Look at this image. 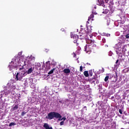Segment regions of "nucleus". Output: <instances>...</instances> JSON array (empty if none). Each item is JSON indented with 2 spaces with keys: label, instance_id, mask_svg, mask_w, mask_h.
<instances>
[{
  "label": "nucleus",
  "instance_id": "f257e3e1",
  "mask_svg": "<svg viewBox=\"0 0 129 129\" xmlns=\"http://www.w3.org/2000/svg\"><path fill=\"white\" fill-rule=\"evenodd\" d=\"M31 62L28 59L23 61L20 56H15L12 59V61L9 63L8 67L11 72L15 71V70L18 68V66H21V68H19L20 70H23V69L26 68L28 69L26 72H22L21 74L17 73L16 76V79L17 81H21L24 76H26L27 74H31L33 72L34 68L31 67Z\"/></svg>",
  "mask_w": 129,
  "mask_h": 129
},
{
  "label": "nucleus",
  "instance_id": "f03ea898",
  "mask_svg": "<svg viewBox=\"0 0 129 129\" xmlns=\"http://www.w3.org/2000/svg\"><path fill=\"white\" fill-rule=\"evenodd\" d=\"M16 89V87L14 86V84H13V81L10 80L9 81L8 83L7 84V86L4 89V91H1V94L0 95V99L3 100V97H5L11 93L12 91H14V90Z\"/></svg>",
  "mask_w": 129,
  "mask_h": 129
},
{
  "label": "nucleus",
  "instance_id": "7ed1b4c3",
  "mask_svg": "<svg viewBox=\"0 0 129 129\" xmlns=\"http://www.w3.org/2000/svg\"><path fill=\"white\" fill-rule=\"evenodd\" d=\"M121 47L120 42H119L114 46V48L116 49V52L118 56V59H119L120 61H123L124 58L122 57V53L123 54H125L127 46L126 45H123L121 48Z\"/></svg>",
  "mask_w": 129,
  "mask_h": 129
},
{
  "label": "nucleus",
  "instance_id": "20e7f679",
  "mask_svg": "<svg viewBox=\"0 0 129 129\" xmlns=\"http://www.w3.org/2000/svg\"><path fill=\"white\" fill-rule=\"evenodd\" d=\"M86 44L84 47V51H85L88 54H90L91 50H93L96 48V44H94V41L91 39H86Z\"/></svg>",
  "mask_w": 129,
  "mask_h": 129
},
{
  "label": "nucleus",
  "instance_id": "39448f33",
  "mask_svg": "<svg viewBox=\"0 0 129 129\" xmlns=\"http://www.w3.org/2000/svg\"><path fill=\"white\" fill-rule=\"evenodd\" d=\"M45 118L47 119H49L51 120V119H53V118H56L58 119V121L63 120H66V117H63L62 118V116L60 113L57 112H49L47 115L45 117Z\"/></svg>",
  "mask_w": 129,
  "mask_h": 129
},
{
  "label": "nucleus",
  "instance_id": "423d86ee",
  "mask_svg": "<svg viewBox=\"0 0 129 129\" xmlns=\"http://www.w3.org/2000/svg\"><path fill=\"white\" fill-rule=\"evenodd\" d=\"M23 81L25 86H27L28 84L30 85L34 84V83H33V78H29L28 79H25Z\"/></svg>",
  "mask_w": 129,
  "mask_h": 129
},
{
  "label": "nucleus",
  "instance_id": "0eeeda50",
  "mask_svg": "<svg viewBox=\"0 0 129 129\" xmlns=\"http://www.w3.org/2000/svg\"><path fill=\"white\" fill-rule=\"evenodd\" d=\"M71 37L74 40V43H77V41L78 40V35L74 34V33H71Z\"/></svg>",
  "mask_w": 129,
  "mask_h": 129
},
{
  "label": "nucleus",
  "instance_id": "6e6552de",
  "mask_svg": "<svg viewBox=\"0 0 129 129\" xmlns=\"http://www.w3.org/2000/svg\"><path fill=\"white\" fill-rule=\"evenodd\" d=\"M94 15H96V13L93 12L92 14H91L90 16L89 17L88 21L87 22V24H89V21H90V20H92V21H93V18H94Z\"/></svg>",
  "mask_w": 129,
  "mask_h": 129
},
{
  "label": "nucleus",
  "instance_id": "1a4fd4ad",
  "mask_svg": "<svg viewBox=\"0 0 129 129\" xmlns=\"http://www.w3.org/2000/svg\"><path fill=\"white\" fill-rule=\"evenodd\" d=\"M97 5H98V6H101L103 8L105 7V5H104V2L103 1V0H98L97 1Z\"/></svg>",
  "mask_w": 129,
  "mask_h": 129
},
{
  "label": "nucleus",
  "instance_id": "9d476101",
  "mask_svg": "<svg viewBox=\"0 0 129 129\" xmlns=\"http://www.w3.org/2000/svg\"><path fill=\"white\" fill-rule=\"evenodd\" d=\"M70 103H71V101L69 99H67L66 101H65V103H64V104H65V106H61L62 107H64V108H66L67 107V106H68L70 104Z\"/></svg>",
  "mask_w": 129,
  "mask_h": 129
},
{
  "label": "nucleus",
  "instance_id": "9b49d317",
  "mask_svg": "<svg viewBox=\"0 0 129 129\" xmlns=\"http://www.w3.org/2000/svg\"><path fill=\"white\" fill-rule=\"evenodd\" d=\"M51 69V63H50V61L46 62V67H45L46 70H49V69Z\"/></svg>",
  "mask_w": 129,
  "mask_h": 129
},
{
  "label": "nucleus",
  "instance_id": "f8f14e48",
  "mask_svg": "<svg viewBox=\"0 0 129 129\" xmlns=\"http://www.w3.org/2000/svg\"><path fill=\"white\" fill-rule=\"evenodd\" d=\"M86 28H87V33H88V34H91L92 33V29H91L92 26L88 27L87 25H86Z\"/></svg>",
  "mask_w": 129,
  "mask_h": 129
},
{
  "label": "nucleus",
  "instance_id": "ddd939ff",
  "mask_svg": "<svg viewBox=\"0 0 129 129\" xmlns=\"http://www.w3.org/2000/svg\"><path fill=\"white\" fill-rule=\"evenodd\" d=\"M43 127L45 129H53V128L51 126H49V124L47 123H44L43 124Z\"/></svg>",
  "mask_w": 129,
  "mask_h": 129
},
{
  "label": "nucleus",
  "instance_id": "4468645a",
  "mask_svg": "<svg viewBox=\"0 0 129 129\" xmlns=\"http://www.w3.org/2000/svg\"><path fill=\"white\" fill-rule=\"evenodd\" d=\"M112 87L113 88H118L119 87V84L118 83H114L112 84Z\"/></svg>",
  "mask_w": 129,
  "mask_h": 129
},
{
  "label": "nucleus",
  "instance_id": "2eb2a0df",
  "mask_svg": "<svg viewBox=\"0 0 129 129\" xmlns=\"http://www.w3.org/2000/svg\"><path fill=\"white\" fill-rule=\"evenodd\" d=\"M114 25L116 27H118V26H120V27L121 26V21H120V20H117L114 22Z\"/></svg>",
  "mask_w": 129,
  "mask_h": 129
},
{
  "label": "nucleus",
  "instance_id": "dca6fc26",
  "mask_svg": "<svg viewBox=\"0 0 129 129\" xmlns=\"http://www.w3.org/2000/svg\"><path fill=\"white\" fill-rule=\"evenodd\" d=\"M63 72H64L66 74H68L70 73V70L69 69H65L63 70Z\"/></svg>",
  "mask_w": 129,
  "mask_h": 129
},
{
  "label": "nucleus",
  "instance_id": "f3484780",
  "mask_svg": "<svg viewBox=\"0 0 129 129\" xmlns=\"http://www.w3.org/2000/svg\"><path fill=\"white\" fill-rule=\"evenodd\" d=\"M84 75H85L86 77H88V76H89V74H88V71H85L84 72Z\"/></svg>",
  "mask_w": 129,
  "mask_h": 129
},
{
  "label": "nucleus",
  "instance_id": "a211bd4d",
  "mask_svg": "<svg viewBox=\"0 0 129 129\" xmlns=\"http://www.w3.org/2000/svg\"><path fill=\"white\" fill-rule=\"evenodd\" d=\"M93 82H96V83L97 84L99 83V80H98V79H97V78H95L94 80L93 81Z\"/></svg>",
  "mask_w": 129,
  "mask_h": 129
},
{
  "label": "nucleus",
  "instance_id": "6ab92c4d",
  "mask_svg": "<svg viewBox=\"0 0 129 129\" xmlns=\"http://www.w3.org/2000/svg\"><path fill=\"white\" fill-rule=\"evenodd\" d=\"M108 12H109L108 10L105 9V11L102 12V14H104L105 15H106V14L108 13Z\"/></svg>",
  "mask_w": 129,
  "mask_h": 129
},
{
  "label": "nucleus",
  "instance_id": "aec40b11",
  "mask_svg": "<svg viewBox=\"0 0 129 129\" xmlns=\"http://www.w3.org/2000/svg\"><path fill=\"white\" fill-rule=\"evenodd\" d=\"M18 105H15V106L13 107V110H16V109H18Z\"/></svg>",
  "mask_w": 129,
  "mask_h": 129
},
{
  "label": "nucleus",
  "instance_id": "412c9836",
  "mask_svg": "<svg viewBox=\"0 0 129 129\" xmlns=\"http://www.w3.org/2000/svg\"><path fill=\"white\" fill-rule=\"evenodd\" d=\"M16 123L15 122H11L10 124H9V126H13V125H16Z\"/></svg>",
  "mask_w": 129,
  "mask_h": 129
},
{
  "label": "nucleus",
  "instance_id": "4be33fe9",
  "mask_svg": "<svg viewBox=\"0 0 129 129\" xmlns=\"http://www.w3.org/2000/svg\"><path fill=\"white\" fill-rule=\"evenodd\" d=\"M54 70H55V69H53L50 72H48V74L49 75L52 74V73H53Z\"/></svg>",
  "mask_w": 129,
  "mask_h": 129
},
{
  "label": "nucleus",
  "instance_id": "5701e85b",
  "mask_svg": "<svg viewBox=\"0 0 129 129\" xmlns=\"http://www.w3.org/2000/svg\"><path fill=\"white\" fill-rule=\"evenodd\" d=\"M46 91L43 92L41 93V95L42 96H45L46 95Z\"/></svg>",
  "mask_w": 129,
  "mask_h": 129
},
{
  "label": "nucleus",
  "instance_id": "b1692460",
  "mask_svg": "<svg viewBox=\"0 0 129 129\" xmlns=\"http://www.w3.org/2000/svg\"><path fill=\"white\" fill-rule=\"evenodd\" d=\"M83 111H86L87 110V108L86 106H84L83 108L82 109Z\"/></svg>",
  "mask_w": 129,
  "mask_h": 129
},
{
  "label": "nucleus",
  "instance_id": "393cba45",
  "mask_svg": "<svg viewBox=\"0 0 129 129\" xmlns=\"http://www.w3.org/2000/svg\"><path fill=\"white\" fill-rule=\"evenodd\" d=\"M126 39H129V30L128 31L127 33L125 35Z\"/></svg>",
  "mask_w": 129,
  "mask_h": 129
},
{
  "label": "nucleus",
  "instance_id": "a878e982",
  "mask_svg": "<svg viewBox=\"0 0 129 129\" xmlns=\"http://www.w3.org/2000/svg\"><path fill=\"white\" fill-rule=\"evenodd\" d=\"M35 66H36V67H41V63L38 62L36 63Z\"/></svg>",
  "mask_w": 129,
  "mask_h": 129
},
{
  "label": "nucleus",
  "instance_id": "bb28decb",
  "mask_svg": "<svg viewBox=\"0 0 129 129\" xmlns=\"http://www.w3.org/2000/svg\"><path fill=\"white\" fill-rule=\"evenodd\" d=\"M108 78H109V77L108 76H107L105 77V79H104L105 82H106L107 81V80H108Z\"/></svg>",
  "mask_w": 129,
  "mask_h": 129
},
{
  "label": "nucleus",
  "instance_id": "cd10ccee",
  "mask_svg": "<svg viewBox=\"0 0 129 129\" xmlns=\"http://www.w3.org/2000/svg\"><path fill=\"white\" fill-rule=\"evenodd\" d=\"M104 36H106V37H110V34H108V33H104Z\"/></svg>",
  "mask_w": 129,
  "mask_h": 129
},
{
  "label": "nucleus",
  "instance_id": "c85d7f7f",
  "mask_svg": "<svg viewBox=\"0 0 129 129\" xmlns=\"http://www.w3.org/2000/svg\"><path fill=\"white\" fill-rule=\"evenodd\" d=\"M26 113H27L26 112L23 111V112H22V113H21V115H22V116H24V115H25L26 114Z\"/></svg>",
  "mask_w": 129,
  "mask_h": 129
},
{
  "label": "nucleus",
  "instance_id": "c756f323",
  "mask_svg": "<svg viewBox=\"0 0 129 129\" xmlns=\"http://www.w3.org/2000/svg\"><path fill=\"white\" fill-rule=\"evenodd\" d=\"M89 74L90 76H92V75H93L92 71H90L89 72Z\"/></svg>",
  "mask_w": 129,
  "mask_h": 129
},
{
  "label": "nucleus",
  "instance_id": "7c9ffc66",
  "mask_svg": "<svg viewBox=\"0 0 129 129\" xmlns=\"http://www.w3.org/2000/svg\"><path fill=\"white\" fill-rule=\"evenodd\" d=\"M30 59H31V60L32 61H33H33H35V57H34V56H30Z\"/></svg>",
  "mask_w": 129,
  "mask_h": 129
},
{
  "label": "nucleus",
  "instance_id": "2f4dec72",
  "mask_svg": "<svg viewBox=\"0 0 129 129\" xmlns=\"http://www.w3.org/2000/svg\"><path fill=\"white\" fill-rule=\"evenodd\" d=\"M83 70V68L82 67V66H81L80 67V71L81 72H82V71Z\"/></svg>",
  "mask_w": 129,
  "mask_h": 129
},
{
  "label": "nucleus",
  "instance_id": "473e14b6",
  "mask_svg": "<svg viewBox=\"0 0 129 129\" xmlns=\"http://www.w3.org/2000/svg\"><path fill=\"white\" fill-rule=\"evenodd\" d=\"M108 55H109V56H112V52L109 51Z\"/></svg>",
  "mask_w": 129,
  "mask_h": 129
},
{
  "label": "nucleus",
  "instance_id": "72a5a7b5",
  "mask_svg": "<svg viewBox=\"0 0 129 129\" xmlns=\"http://www.w3.org/2000/svg\"><path fill=\"white\" fill-rule=\"evenodd\" d=\"M122 119H123V120H125V119H126V117L123 116H122Z\"/></svg>",
  "mask_w": 129,
  "mask_h": 129
},
{
  "label": "nucleus",
  "instance_id": "f704fd0d",
  "mask_svg": "<svg viewBox=\"0 0 129 129\" xmlns=\"http://www.w3.org/2000/svg\"><path fill=\"white\" fill-rule=\"evenodd\" d=\"M64 124V121H62L60 122V125H63Z\"/></svg>",
  "mask_w": 129,
  "mask_h": 129
},
{
  "label": "nucleus",
  "instance_id": "c9c22d12",
  "mask_svg": "<svg viewBox=\"0 0 129 129\" xmlns=\"http://www.w3.org/2000/svg\"><path fill=\"white\" fill-rule=\"evenodd\" d=\"M59 103L63 104L64 103V101H63V100L59 101Z\"/></svg>",
  "mask_w": 129,
  "mask_h": 129
},
{
  "label": "nucleus",
  "instance_id": "e433bc0d",
  "mask_svg": "<svg viewBox=\"0 0 129 129\" xmlns=\"http://www.w3.org/2000/svg\"><path fill=\"white\" fill-rule=\"evenodd\" d=\"M119 112L120 113V114H122V110H121V109H119Z\"/></svg>",
  "mask_w": 129,
  "mask_h": 129
},
{
  "label": "nucleus",
  "instance_id": "4c0bfd02",
  "mask_svg": "<svg viewBox=\"0 0 129 129\" xmlns=\"http://www.w3.org/2000/svg\"><path fill=\"white\" fill-rule=\"evenodd\" d=\"M104 72V69L102 68L101 70L100 73H103Z\"/></svg>",
  "mask_w": 129,
  "mask_h": 129
},
{
  "label": "nucleus",
  "instance_id": "58836bf2",
  "mask_svg": "<svg viewBox=\"0 0 129 129\" xmlns=\"http://www.w3.org/2000/svg\"><path fill=\"white\" fill-rule=\"evenodd\" d=\"M2 107H4V104L3 103L0 105V108H2Z\"/></svg>",
  "mask_w": 129,
  "mask_h": 129
},
{
  "label": "nucleus",
  "instance_id": "ea45409f",
  "mask_svg": "<svg viewBox=\"0 0 129 129\" xmlns=\"http://www.w3.org/2000/svg\"><path fill=\"white\" fill-rule=\"evenodd\" d=\"M102 42H103V43H105V38H102Z\"/></svg>",
  "mask_w": 129,
  "mask_h": 129
},
{
  "label": "nucleus",
  "instance_id": "a19ab883",
  "mask_svg": "<svg viewBox=\"0 0 129 129\" xmlns=\"http://www.w3.org/2000/svg\"><path fill=\"white\" fill-rule=\"evenodd\" d=\"M93 8L95 9V10H96V5H93Z\"/></svg>",
  "mask_w": 129,
  "mask_h": 129
},
{
  "label": "nucleus",
  "instance_id": "79ce46f5",
  "mask_svg": "<svg viewBox=\"0 0 129 129\" xmlns=\"http://www.w3.org/2000/svg\"><path fill=\"white\" fill-rule=\"evenodd\" d=\"M73 57H76V54H75V53H73Z\"/></svg>",
  "mask_w": 129,
  "mask_h": 129
},
{
  "label": "nucleus",
  "instance_id": "37998d69",
  "mask_svg": "<svg viewBox=\"0 0 129 129\" xmlns=\"http://www.w3.org/2000/svg\"><path fill=\"white\" fill-rule=\"evenodd\" d=\"M21 55H22V52H19L18 53V55L21 56Z\"/></svg>",
  "mask_w": 129,
  "mask_h": 129
},
{
  "label": "nucleus",
  "instance_id": "c03bdc74",
  "mask_svg": "<svg viewBox=\"0 0 129 129\" xmlns=\"http://www.w3.org/2000/svg\"><path fill=\"white\" fill-rule=\"evenodd\" d=\"M60 31H61V32H64V28H61V29H60Z\"/></svg>",
  "mask_w": 129,
  "mask_h": 129
},
{
  "label": "nucleus",
  "instance_id": "a18cd8bd",
  "mask_svg": "<svg viewBox=\"0 0 129 129\" xmlns=\"http://www.w3.org/2000/svg\"><path fill=\"white\" fill-rule=\"evenodd\" d=\"M116 64H119V63H118V59H117V60L116 61Z\"/></svg>",
  "mask_w": 129,
  "mask_h": 129
},
{
  "label": "nucleus",
  "instance_id": "49530a36",
  "mask_svg": "<svg viewBox=\"0 0 129 129\" xmlns=\"http://www.w3.org/2000/svg\"><path fill=\"white\" fill-rule=\"evenodd\" d=\"M122 122H123L124 123H127V121H122Z\"/></svg>",
  "mask_w": 129,
  "mask_h": 129
},
{
  "label": "nucleus",
  "instance_id": "de8ad7c7",
  "mask_svg": "<svg viewBox=\"0 0 129 129\" xmlns=\"http://www.w3.org/2000/svg\"><path fill=\"white\" fill-rule=\"evenodd\" d=\"M114 98V96H112L111 98V99H112V100H113Z\"/></svg>",
  "mask_w": 129,
  "mask_h": 129
},
{
  "label": "nucleus",
  "instance_id": "09e8293b",
  "mask_svg": "<svg viewBox=\"0 0 129 129\" xmlns=\"http://www.w3.org/2000/svg\"><path fill=\"white\" fill-rule=\"evenodd\" d=\"M98 104H99V105L100 106H101V104L100 103V102H98Z\"/></svg>",
  "mask_w": 129,
  "mask_h": 129
},
{
  "label": "nucleus",
  "instance_id": "8fccbe9b",
  "mask_svg": "<svg viewBox=\"0 0 129 129\" xmlns=\"http://www.w3.org/2000/svg\"><path fill=\"white\" fill-rule=\"evenodd\" d=\"M105 2L106 4H107V3H108V0H105Z\"/></svg>",
  "mask_w": 129,
  "mask_h": 129
},
{
  "label": "nucleus",
  "instance_id": "3c124183",
  "mask_svg": "<svg viewBox=\"0 0 129 129\" xmlns=\"http://www.w3.org/2000/svg\"><path fill=\"white\" fill-rule=\"evenodd\" d=\"M109 21H108L107 22V26H109Z\"/></svg>",
  "mask_w": 129,
  "mask_h": 129
},
{
  "label": "nucleus",
  "instance_id": "603ef678",
  "mask_svg": "<svg viewBox=\"0 0 129 129\" xmlns=\"http://www.w3.org/2000/svg\"><path fill=\"white\" fill-rule=\"evenodd\" d=\"M4 101H7V99H4Z\"/></svg>",
  "mask_w": 129,
  "mask_h": 129
},
{
  "label": "nucleus",
  "instance_id": "864d4df0",
  "mask_svg": "<svg viewBox=\"0 0 129 129\" xmlns=\"http://www.w3.org/2000/svg\"><path fill=\"white\" fill-rule=\"evenodd\" d=\"M105 47H108V45H105Z\"/></svg>",
  "mask_w": 129,
  "mask_h": 129
},
{
  "label": "nucleus",
  "instance_id": "5fc2aeb1",
  "mask_svg": "<svg viewBox=\"0 0 129 129\" xmlns=\"http://www.w3.org/2000/svg\"><path fill=\"white\" fill-rule=\"evenodd\" d=\"M89 36L90 37V38H91L92 37V35H89Z\"/></svg>",
  "mask_w": 129,
  "mask_h": 129
},
{
  "label": "nucleus",
  "instance_id": "6e6d98bb",
  "mask_svg": "<svg viewBox=\"0 0 129 129\" xmlns=\"http://www.w3.org/2000/svg\"><path fill=\"white\" fill-rule=\"evenodd\" d=\"M78 63H79V60H78Z\"/></svg>",
  "mask_w": 129,
  "mask_h": 129
},
{
  "label": "nucleus",
  "instance_id": "4d7b16f0",
  "mask_svg": "<svg viewBox=\"0 0 129 129\" xmlns=\"http://www.w3.org/2000/svg\"><path fill=\"white\" fill-rule=\"evenodd\" d=\"M125 1H126V0H124Z\"/></svg>",
  "mask_w": 129,
  "mask_h": 129
}]
</instances>
